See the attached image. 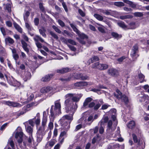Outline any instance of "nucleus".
<instances>
[{"mask_svg":"<svg viewBox=\"0 0 149 149\" xmlns=\"http://www.w3.org/2000/svg\"><path fill=\"white\" fill-rule=\"evenodd\" d=\"M82 94L68 93L65 96V100L64 102L65 109L66 112L71 111L74 114L77 108V104L82 96Z\"/></svg>","mask_w":149,"mask_h":149,"instance_id":"1","label":"nucleus"},{"mask_svg":"<svg viewBox=\"0 0 149 149\" xmlns=\"http://www.w3.org/2000/svg\"><path fill=\"white\" fill-rule=\"evenodd\" d=\"M22 130L21 127H18L17 128V131L15 134V138L17 139V141L19 143L20 147L22 149H24L27 146L29 145V143L26 140H25L23 141V145H22V137L23 136V132L20 131Z\"/></svg>","mask_w":149,"mask_h":149,"instance_id":"2","label":"nucleus"},{"mask_svg":"<svg viewBox=\"0 0 149 149\" xmlns=\"http://www.w3.org/2000/svg\"><path fill=\"white\" fill-rule=\"evenodd\" d=\"M60 100H57L55 102V106L54 109L52 106L50 110L51 116V117H55V116L61 113V105L60 102Z\"/></svg>","mask_w":149,"mask_h":149,"instance_id":"3","label":"nucleus"},{"mask_svg":"<svg viewBox=\"0 0 149 149\" xmlns=\"http://www.w3.org/2000/svg\"><path fill=\"white\" fill-rule=\"evenodd\" d=\"M71 111H69L68 113L70 115H65L63 116L59 121L62 126L65 127L67 126L68 124L67 122V120H70L71 121L73 120V115L74 114H72Z\"/></svg>","mask_w":149,"mask_h":149,"instance_id":"4","label":"nucleus"},{"mask_svg":"<svg viewBox=\"0 0 149 149\" xmlns=\"http://www.w3.org/2000/svg\"><path fill=\"white\" fill-rule=\"evenodd\" d=\"M114 95L118 100H121L122 102H124L125 104H127L128 102V97L125 95H123L118 89L116 90V93H114Z\"/></svg>","mask_w":149,"mask_h":149,"instance_id":"5","label":"nucleus"},{"mask_svg":"<svg viewBox=\"0 0 149 149\" xmlns=\"http://www.w3.org/2000/svg\"><path fill=\"white\" fill-rule=\"evenodd\" d=\"M92 68H97L100 70H104L108 68V65L106 64L100 63L99 62H97L93 65Z\"/></svg>","mask_w":149,"mask_h":149,"instance_id":"6","label":"nucleus"},{"mask_svg":"<svg viewBox=\"0 0 149 149\" xmlns=\"http://www.w3.org/2000/svg\"><path fill=\"white\" fill-rule=\"evenodd\" d=\"M138 47L137 44L134 45L132 49L130 55L133 58H136L139 56L138 54Z\"/></svg>","mask_w":149,"mask_h":149,"instance_id":"7","label":"nucleus"},{"mask_svg":"<svg viewBox=\"0 0 149 149\" xmlns=\"http://www.w3.org/2000/svg\"><path fill=\"white\" fill-rule=\"evenodd\" d=\"M112 124V121L111 120H109L108 123L107 131L109 133H111L115 129V127H113Z\"/></svg>","mask_w":149,"mask_h":149,"instance_id":"8","label":"nucleus"},{"mask_svg":"<svg viewBox=\"0 0 149 149\" xmlns=\"http://www.w3.org/2000/svg\"><path fill=\"white\" fill-rule=\"evenodd\" d=\"M4 103L9 106L13 107H21L22 106L21 104L18 103L10 101H5L4 102Z\"/></svg>","mask_w":149,"mask_h":149,"instance_id":"9","label":"nucleus"},{"mask_svg":"<svg viewBox=\"0 0 149 149\" xmlns=\"http://www.w3.org/2000/svg\"><path fill=\"white\" fill-rule=\"evenodd\" d=\"M78 35L79 38H77V39L80 43L84 44L85 42L83 40L85 38H87V36L83 33H81L80 32Z\"/></svg>","mask_w":149,"mask_h":149,"instance_id":"10","label":"nucleus"},{"mask_svg":"<svg viewBox=\"0 0 149 149\" xmlns=\"http://www.w3.org/2000/svg\"><path fill=\"white\" fill-rule=\"evenodd\" d=\"M52 88L51 87H44L41 89L40 92L41 93H47L50 92V93H51L52 92Z\"/></svg>","mask_w":149,"mask_h":149,"instance_id":"11","label":"nucleus"},{"mask_svg":"<svg viewBox=\"0 0 149 149\" xmlns=\"http://www.w3.org/2000/svg\"><path fill=\"white\" fill-rule=\"evenodd\" d=\"M31 77V74L29 72H25L22 75V78L24 81H26L29 79Z\"/></svg>","mask_w":149,"mask_h":149,"instance_id":"12","label":"nucleus"},{"mask_svg":"<svg viewBox=\"0 0 149 149\" xmlns=\"http://www.w3.org/2000/svg\"><path fill=\"white\" fill-rule=\"evenodd\" d=\"M71 70L70 69L67 67L63 68L61 69L57 70H56V72L57 73L60 74H64L70 72Z\"/></svg>","mask_w":149,"mask_h":149,"instance_id":"13","label":"nucleus"},{"mask_svg":"<svg viewBox=\"0 0 149 149\" xmlns=\"http://www.w3.org/2000/svg\"><path fill=\"white\" fill-rule=\"evenodd\" d=\"M30 107L29 105H27L26 106H24L22 109V111L19 113H17V114L18 116H19L25 113L28 111L27 109Z\"/></svg>","mask_w":149,"mask_h":149,"instance_id":"14","label":"nucleus"},{"mask_svg":"<svg viewBox=\"0 0 149 149\" xmlns=\"http://www.w3.org/2000/svg\"><path fill=\"white\" fill-rule=\"evenodd\" d=\"M123 1L125 3L129 4L130 6L132 8H134L136 7V4L133 2L128 0H123Z\"/></svg>","mask_w":149,"mask_h":149,"instance_id":"15","label":"nucleus"},{"mask_svg":"<svg viewBox=\"0 0 149 149\" xmlns=\"http://www.w3.org/2000/svg\"><path fill=\"white\" fill-rule=\"evenodd\" d=\"M55 142L54 140H51L48 141L46 144L45 147L46 148H49V147H52L55 144Z\"/></svg>","mask_w":149,"mask_h":149,"instance_id":"16","label":"nucleus"},{"mask_svg":"<svg viewBox=\"0 0 149 149\" xmlns=\"http://www.w3.org/2000/svg\"><path fill=\"white\" fill-rule=\"evenodd\" d=\"M108 72L110 75L114 76L117 74L118 72L116 69L113 68H111L109 70Z\"/></svg>","mask_w":149,"mask_h":149,"instance_id":"17","label":"nucleus"},{"mask_svg":"<svg viewBox=\"0 0 149 149\" xmlns=\"http://www.w3.org/2000/svg\"><path fill=\"white\" fill-rule=\"evenodd\" d=\"M52 76L53 75L51 74L46 75L42 78V81L45 82L49 81Z\"/></svg>","mask_w":149,"mask_h":149,"instance_id":"18","label":"nucleus"},{"mask_svg":"<svg viewBox=\"0 0 149 149\" xmlns=\"http://www.w3.org/2000/svg\"><path fill=\"white\" fill-rule=\"evenodd\" d=\"M120 130L119 127H118L117 129V130L116 132V133L115 135V136L118 138V140L120 141H122L123 140L122 138H119L120 136Z\"/></svg>","mask_w":149,"mask_h":149,"instance_id":"19","label":"nucleus"},{"mask_svg":"<svg viewBox=\"0 0 149 149\" xmlns=\"http://www.w3.org/2000/svg\"><path fill=\"white\" fill-rule=\"evenodd\" d=\"M33 39L36 42L40 41L41 42H44L43 39L38 35H36L33 38Z\"/></svg>","mask_w":149,"mask_h":149,"instance_id":"20","label":"nucleus"},{"mask_svg":"<svg viewBox=\"0 0 149 149\" xmlns=\"http://www.w3.org/2000/svg\"><path fill=\"white\" fill-rule=\"evenodd\" d=\"M44 130V127H40L37 131V134L43 136L45 134Z\"/></svg>","mask_w":149,"mask_h":149,"instance_id":"21","label":"nucleus"},{"mask_svg":"<svg viewBox=\"0 0 149 149\" xmlns=\"http://www.w3.org/2000/svg\"><path fill=\"white\" fill-rule=\"evenodd\" d=\"M92 100V99L90 97H88L86 98L83 103V106L86 107L88 104V103L91 102Z\"/></svg>","mask_w":149,"mask_h":149,"instance_id":"22","label":"nucleus"},{"mask_svg":"<svg viewBox=\"0 0 149 149\" xmlns=\"http://www.w3.org/2000/svg\"><path fill=\"white\" fill-rule=\"evenodd\" d=\"M39 31L40 34L42 35L43 37L45 38L46 37V35L45 33L46 30L44 27H42L41 29H39Z\"/></svg>","mask_w":149,"mask_h":149,"instance_id":"23","label":"nucleus"},{"mask_svg":"<svg viewBox=\"0 0 149 149\" xmlns=\"http://www.w3.org/2000/svg\"><path fill=\"white\" fill-rule=\"evenodd\" d=\"M12 80L14 81L13 82H9V84L12 86H19L20 85V83L16 80H15L14 79L12 78Z\"/></svg>","mask_w":149,"mask_h":149,"instance_id":"24","label":"nucleus"},{"mask_svg":"<svg viewBox=\"0 0 149 149\" xmlns=\"http://www.w3.org/2000/svg\"><path fill=\"white\" fill-rule=\"evenodd\" d=\"M135 125V122L133 120L130 121L127 127L129 128L132 129L134 127Z\"/></svg>","mask_w":149,"mask_h":149,"instance_id":"25","label":"nucleus"},{"mask_svg":"<svg viewBox=\"0 0 149 149\" xmlns=\"http://www.w3.org/2000/svg\"><path fill=\"white\" fill-rule=\"evenodd\" d=\"M71 77H63L60 79V80L62 82L65 83L70 81L71 79Z\"/></svg>","mask_w":149,"mask_h":149,"instance_id":"26","label":"nucleus"},{"mask_svg":"<svg viewBox=\"0 0 149 149\" xmlns=\"http://www.w3.org/2000/svg\"><path fill=\"white\" fill-rule=\"evenodd\" d=\"M5 41L6 43H9L12 44H13L14 41L13 39L10 37H8L5 39Z\"/></svg>","mask_w":149,"mask_h":149,"instance_id":"27","label":"nucleus"},{"mask_svg":"<svg viewBox=\"0 0 149 149\" xmlns=\"http://www.w3.org/2000/svg\"><path fill=\"white\" fill-rule=\"evenodd\" d=\"M114 5L118 7L124 6H125L124 3L121 1L115 2L114 3Z\"/></svg>","mask_w":149,"mask_h":149,"instance_id":"28","label":"nucleus"},{"mask_svg":"<svg viewBox=\"0 0 149 149\" xmlns=\"http://www.w3.org/2000/svg\"><path fill=\"white\" fill-rule=\"evenodd\" d=\"M52 118L50 119V121L48 125V127L50 130H51L52 129H53V122L54 121V118H55V117Z\"/></svg>","mask_w":149,"mask_h":149,"instance_id":"29","label":"nucleus"},{"mask_svg":"<svg viewBox=\"0 0 149 149\" xmlns=\"http://www.w3.org/2000/svg\"><path fill=\"white\" fill-rule=\"evenodd\" d=\"M14 25L15 28L20 33L22 32V29L21 27L16 23H14Z\"/></svg>","mask_w":149,"mask_h":149,"instance_id":"30","label":"nucleus"},{"mask_svg":"<svg viewBox=\"0 0 149 149\" xmlns=\"http://www.w3.org/2000/svg\"><path fill=\"white\" fill-rule=\"evenodd\" d=\"M47 121V116L43 117L42 122V125L43 127H44L46 126Z\"/></svg>","mask_w":149,"mask_h":149,"instance_id":"31","label":"nucleus"},{"mask_svg":"<svg viewBox=\"0 0 149 149\" xmlns=\"http://www.w3.org/2000/svg\"><path fill=\"white\" fill-rule=\"evenodd\" d=\"M81 87L86 86L87 85H91L92 83L91 82H87L86 81H81L80 82Z\"/></svg>","mask_w":149,"mask_h":149,"instance_id":"32","label":"nucleus"},{"mask_svg":"<svg viewBox=\"0 0 149 149\" xmlns=\"http://www.w3.org/2000/svg\"><path fill=\"white\" fill-rule=\"evenodd\" d=\"M133 17V16L130 15H127L124 16H120V18L121 19H131Z\"/></svg>","mask_w":149,"mask_h":149,"instance_id":"33","label":"nucleus"},{"mask_svg":"<svg viewBox=\"0 0 149 149\" xmlns=\"http://www.w3.org/2000/svg\"><path fill=\"white\" fill-rule=\"evenodd\" d=\"M108 117H106L104 118L101 121H100L99 123H100L101 125H102L104 124V123H106L108 121Z\"/></svg>","mask_w":149,"mask_h":149,"instance_id":"34","label":"nucleus"},{"mask_svg":"<svg viewBox=\"0 0 149 149\" xmlns=\"http://www.w3.org/2000/svg\"><path fill=\"white\" fill-rule=\"evenodd\" d=\"M94 17L99 20L102 21L103 19L102 16L97 14H95L94 15Z\"/></svg>","mask_w":149,"mask_h":149,"instance_id":"35","label":"nucleus"},{"mask_svg":"<svg viewBox=\"0 0 149 149\" xmlns=\"http://www.w3.org/2000/svg\"><path fill=\"white\" fill-rule=\"evenodd\" d=\"M118 25L123 29L127 28V26L125 24L124 22H119L117 23Z\"/></svg>","mask_w":149,"mask_h":149,"instance_id":"36","label":"nucleus"},{"mask_svg":"<svg viewBox=\"0 0 149 149\" xmlns=\"http://www.w3.org/2000/svg\"><path fill=\"white\" fill-rule=\"evenodd\" d=\"M49 33L50 35L54 39H56V40H57L58 39V36L54 32L52 31H50Z\"/></svg>","mask_w":149,"mask_h":149,"instance_id":"37","label":"nucleus"},{"mask_svg":"<svg viewBox=\"0 0 149 149\" xmlns=\"http://www.w3.org/2000/svg\"><path fill=\"white\" fill-rule=\"evenodd\" d=\"M11 6L10 4H7L4 7L5 9L7 10L8 12H10L11 11Z\"/></svg>","mask_w":149,"mask_h":149,"instance_id":"38","label":"nucleus"},{"mask_svg":"<svg viewBox=\"0 0 149 149\" xmlns=\"http://www.w3.org/2000/svg\"><path fill=\"white\" fill-rule=\"evenodd\" d=\"M25 26L27 29L29 33H30V31H31L32 29H33V28L27 23H25Z\"/></svg>","mask_w":149,"mask_h":149,"instance_id":"39","label":"nucleus"},{"mask_svg":"<svg viewBox=\"0 0 149 149\" xmlns=\"http://www.w3.org/2000/svg\"><path fill=\"white\" fill-rule=\"evenodd\" d=\"M70 26L73 29L74 31L78 35L80 33V31L76 27L72 24H71Z\"/></svg>","mask_w":149,"mask_h":149,"instance_id":"40","label":"nucleus"},{"mask_svg":"<svg viewBox=\"0 0 149 149\" xmlns=\"http://www.w3.org/2000/svg\"><path fill=\"white\" fill-rule=\"evenodd\" d=\"M139 77L141 83L143 82L144 81V76L141 73L139 74Z\"/></svg>","mask_w":149,"mask_h":149,"instance_id":"41","label":"nucleus"},{"mask_svg":"<svg viewBox=\"0 0 149 149\" xmlns=\"http://www.w3.org/2000/svg\"><path fill=\"white\" fill-rule=\"evenodd\" d=\"M29 12L28 11H26L25 12L23 15L24 20H27V18L29 16Z\"/></svg>","mask_w":149,"mask_h":149,"instance_id":"42","label":"nucleus"},{"mask_svg":"<svg viewBox=\"0 0 149 149\" xmlns=\"http://www.w3.org/2000/svg\"><path fill=\"white\" fill-rule=\"evenodd\" d=\"M91 61L92 63L94 62L97 61L99 60V58L97 56H93L92 58L91 59Z\"/></svg>","mask_w":149,"mask_h":149,"instance_id":"43","label":"nucleus"},{"mask_svg":"<svg viewBox=\"0 0 149 149\" xmlns=\"http://www.w3.org/2000/svg\"><path fill=\"white\" fill-rule=\"evenodd\" d=\"M86 120V119L84 117H83L80 118L78 121V123H84Z\"/></svg>","mask_w":149,"mask_h":149,"instance_id":"44","label":"nucleus"},{"mask_svg":"<svg viewBox=\"0 0 149 149\" xmlns=\"http://www.w3.org/2000/svg\"><path fill=\"white\" fill-rule=\"evenodd\" d=\"M132 136L134 143H137L139 141H138V138L136 135L134 134H132Z\"/></svg>","mask_w":149,"mask_h":149,"instance_id":"45","label":"nucleus"},{"mask_svg":"<svg viewBox=\"0 0 149 149\" xmlns=\"http://www.w3.org/2000/svg\"><path fill=\"white\" fill-rule=\"evenodd\" d=\"M52 28L57 33H60L61 32V30L56 26L55 25H53L52 26Z\"/></svg>","mask_w":149,"mask_h":149,"instance_id":"46","label":"nucleus"},{"mask_svg":"<svg viewBox=\"0 0 149 149\" xmlns=\"http://www.w3.org/2000/svg\"><path fill=\"white\" fill-rule=\"evenodd\" d=\"M39 7L40 9L43 12H45V8L43 5V4L41 3H39Z\"/></svg>","mask_w":149,"mask_h":149,"instance_id":"47","label":"nucleus"},{"mask_svg":"<svg viewBox=\"0 0 149 149\" xmlns=\"http://www.w3.org/2000/svg\"><path fill=\"white\" fill-rule=\"evenodd\" d=\"M134 15L136 17H141L143 16V14L141 12H135Z\"/></svg>","mask_w":149,"mask_h":149,"instance_id":"48","label":"nucleus"},{"mask_svg":"<svg viewBox=\"0 0 149 149\" xmlns=\"http://www.w3.org/2000/svg\"><path fill=\"white\" fill-rule=\"evenodd\" d=\"M111 36L115 38H117L119 37L120 35L117 33L113 32L111 33Z\"/></svg>","mask_w":149,"mask_h":149,"instance_id":"49","label":"nucleus"},{"mask_svg":"<svg viewBox=\"0 0 149 149\" xmlns=\"http://www.w3.org/2000/svg\"><path fill=\"white\" fill-rule=\"evenodd\" d=\"M8 144L9 145L13 148H14L15 145L13 140H9L8 142Z\"/></svg>","mask_w":149,"mask_h":149,"instance_id":"50","label":"nucleus"},{"mask_svg":"<svg viewBox=\"0 0 149 149\" xmlns=\"http://www.w3.org/2000/svg\"><path fill=\"white\" fill-rule=\"evenodd\" d=\"M131 29H134L135 28V23L134 22H132L129 24Z\"/></svg>","mask_w":149,"mask_h":149,"instance_id":"51","label":"nucleus"},{"mask_svg":"<svg viewBox=\"0 0 149 149\" xmlns=\"http://www.w3.org/2000/svg\"><path fill=\"white\" fill-rule=\"evenodd\" d=\"M0 30L4 36H5L6 35V29L3 27H1L0 28Z\"/></svg>","mask_w":149,"mask_h":149,"instance_id":"52","label":"nucleus"},{"mask_svg":"<svg viewBox=\"0 0 149 149\" xmlns=\"http://www.w3.org/2000/svg\"><path fill=\"white\" fill-rule=\"evenodd\" d=\"M35 119H36V117H35L34 118L32 119L29 120V124L32 126H34L35 124V123L34 122V120Z\"/></svg>","mask_w":149,"mask_h":149,"instance_id":"53","label":"nucleus"},{"mask_svg":"<svg viewBox=\"0 0 149 149\" xmlns=\"http://www.w3.org/2000/svg\"><path fill=\"white\" fill-rule=\"evenodd\" d=\"M68 42L69 43H70L71 44H72L73 45H76L77 44L76 42H75L74 40L71 39H68Z\"/></svg>","mask_w":149,"mask_h":149,"instance_id":"54","label":"nucleus"},{"mask_svg":"<svg viewBox=\"0 0 149 149\" xmlns=\"http://www.w3.org/2000/svg\"><path fill=\"white\" fill-rule=\"evenodd\" d=\"M61 40L63 42L68 45V39H66L63 37H61Z\"/></svg>","mask_w":149,"mask_h":149,"instance_id":"55","label":"nucleus"},{"mask_svg":"<svg viewBox=\"0 0 149 149\" xmlns=\"http://www.w3.org/2000/svg\"><path fill=\"white\" fill-rule=\"evenodd\" d=\"M43 136L42 135H37V141L38 142H40L42 140Z\"/></svg>","mask_w":149,"mask_h":149,"instance_id":"56","label":"nucleus"},{"mask_svg":"<svg viewBox=\"0 0 149 149\" xmlns=\"http://www.w3.org/2000/svg\"><path fill=\"white\" fill-rule=\"evenodd\" d=\"M66 132L65 131H63L60 134L59 137V139H61V137H64L63 136H66Z\"/></svg>","mask_w":149,"mask_h":149,"instance_id":"57","label":"nucleus"},{"mask_svg":"<svg viewBox=\"0 0 149 149\" xmlns=\"http://www.w3.org/2000/svg\"><path fill=\"white\" fill-rule=\"evenodd\" d=\"M32 128L31 126H29L27 127L26 131L28 132L31 134L32 133Z\"/></svg>","mask_w":149,"mask_h":149,"instance_id":"58","label":"nucleus"},{"mask_svg":"<svg viewBox=\"0 0 149 149\" xmlns=\"http://www.w3.org/2000/svg\"><path fill=\"white\" fill-rule=\"evenodd\" d=\"M125 56H123L121 57H120L119 58H118L117 59V61L119 62V63H121L123 61L125 58Z\"/></svg>","mask_w":149,"mask_h":149,"instance_id":"59","label":"nucleus"},{"mask_svg":"<svg viewBox=\"0 0 149 149\" xmlns=\"http://www.w3.org/2000/svg\"><path fill=\"white\" fill-rule=\"evenodd\" d=\"M33 140V138L32 136H29V137L27 139L29 145L31 144L32 140Z\"/></svg>","mask_w":149,"mask_h":149,"instance_id":"60","label":"nucleus"},{"mask_svg":"<svg viewBox=\"0 0 149 149\" xmlns=\"http://www.w3.org/2000/svg\"><path fill=\"white\" fill-rule=\"evenodd\" d=\"M101 104L100 103H98L96 105H95L93 109L95 110H97L100 107Z\"/></svg>","mask_w":149,"mask_h":149,"instance_id":"61","label":"nucleus"},{"mask_svg":"<svg viewBox=\"0 0 149 149\" xmlns=\"http://www.w3.org/2000/svg\"><path fill=\"white\" fill-rule=\"evenodd\" d=\"M58 22L59 24L62 27H64L65 26V23L61 20L58 19Z\"/></svg>","mask_w":149,"mask_h":149,"instance_id":"62","label":"nucleus"},{"mask_svg":"<svg viewBox=\"0 0 149 149\" xmlns=\"http://www.w3.org/2000/svg\"><path fill=\"white\" fill-rule=\"evenodd\" d=\"M13 56L16 62L17 60L19 58L18 55L17 54H13Z\"/></svg>","mask_w":149,"mask_h":149,"instance_id":"63","label":"nucleus"},{"mask_svg":"<svg viewBox=\"0 0 149 149\" xmlns=\"http://www.w3.org/2000/svg\"><path fill=\"white\" fill-rule=\"evenodd\" d=\"M40 123V119L39 117H38L35 120V123L38 126L39 125Z\"/></svg>","mask_w":149,"mask_h":149,"instance_id":"64","label":"nucleus"}]
</instances>
